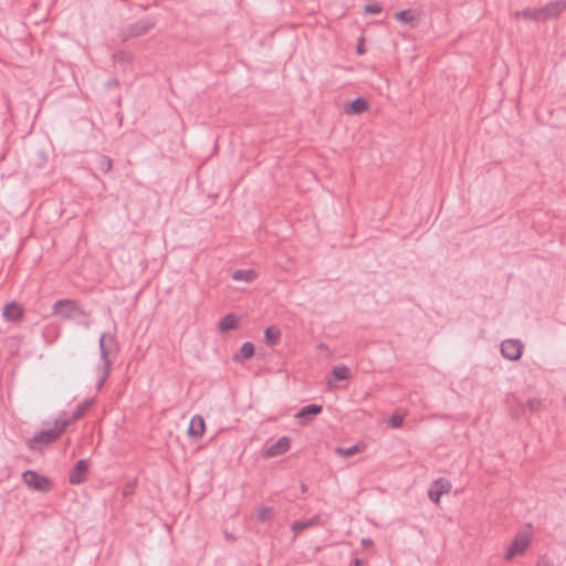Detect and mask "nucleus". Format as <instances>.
Segmentation results:
<instances>
[{
  "mask_svg": "<svg viewBox=\"0 0 566 566\" xmlns=\"http://www.w3.org/2000/svg\"><path fill=\"white\" fill-rule=\"evenodd\" d=\"M53 314L60 316L63 319H72L83 315V312L80 310L75 302L63 300L56 302L53 305Z\"/></svg>",
  "mask_w": 566,
  "mask_h": 566,
  "instance_id": "obj_5",
  "label": "nucleus"
},
{
  "mask_svg": "<svg viewBox=\"0 0 566 566\" xmlns=\"http://www.w3.org/2000/svg\"><path fill=\"white\" fill-rule=\"evenodd\" d=\"M113 59L117 67H127V63L132 60V55L126 52H117L113 54Z\"/></svg>",
  "mask_w": 566,
  "mask_h": 566,
  "instance_id": "obj_24",
  "label": "nucleus"
},
{
  "mask_svg": "<svg viewBox=\"0 0 566 566\" xmlns=\"http://www.w3.org/2000/svg\"><path fill=\"white\" fill-rule=\"evenodd\" d=\"M154 27V23L148 19H143L134 23L128 29V35L129 36H140L146 34L151 28Z\"/></svg>",
  "mask_w": 566,
  "mask_h": 566,
  "instance_id": "obj_16",
  "label": "nucleus"
},
{
  "mask_svg": "<svg viewBox=\"0 0 566 566\" xmlns=\"http://www.w3.org/2000/svg\"><path fill=\"white\" fill-rule=\"evenodd\" d=\"M523 346L518 340L507 339L502 343L501 352L504 357L517 360L522 355Z\"/></svg>",
  "mask_w": 566,
  "mask_h": 566,
  "instance_id": "obj_8",
  "label": "nucleus"
},
{
  "mask_svg": "<svg viewBox=\"0 0 566 566\" xmlns=\"http://www.w3.org/2000/svg\"><path fill=\"white\" fill-rule=\"evenodd\" d=\"M515 18H524L533 21H537L541 19L539 9H525L523 11H517L514 13Z\"/></svg>",
  "mask_w": 566,
  "mask_h": 566,
  "instance_id": "obj_23",
  "label": "nucleus"
},
{
  "mask_svg": "<svg viewBox=\"0 0 566 566\" xmlns=\"http://www.w3.org/2000/svg\"><path fill=\"white\" fill-rule=\"evenodd\" d=\"M92 405H93V400H86L82 405H80L73 415V420H76V419H80L81 417H83L86 413V411L91 408Z\"/></svg>",
  "mask_w": 566,
  "mask_h": 566,
  "instance_id": "obj_26",
  "label": "nucleus"
},
{
  "mask_svg": "<svg viewBox=\"0 0 566 566\" xmlns=\"http://www.w3.org/2000/svg\"><path fill=\"white\" fill-rule=\"evenodd\" d=\"M357 51H358V53H360V54H361V53H364V51H365V50H364V40H363V39H360V42H359V44L357 45Z\"/></svg>",
  "mask_w": 566,
  "mask_h": 566,
  "instance_id": "obj_31",
  "label": "nucleus"
},
{
  "mask_svg": "<svg viewBox=\"0 0 566 566\" xmlns=\"http://www.w3.org/2000/svg\"><path fill=\"white\" fill-rule=\"evenodd\" d=\"M388 423L391 428H400L403 423V416L401 415H392L389 420H388Z\"/></svg>",
  "mask_w": 566,
  "mask_h": 566,
  "instance_id": "obj_29",
  "label": "nucleus"
},
{
  "mask_svg": "<svg viewBox=\"0 0 566 566\" xmlns=\"http://www.w3.org/2000/svg\"><path fill=\"white\" fill-rule=\"evenodd\" d=\"M240 317L235 314H227L218 322V331L222 334L238 329Z\"/></svg>",
  "mask_w": 566,
  "mask_h": 566,
  "instance_id": "obj_10",
  "label": "nucleus"
},
{
  "mask_svg": "<svg viewBox=\"0 0 566 566\" xmlns=\"http://www.w3.org/2000/svg\"><path fill=\"white\" fill-rule=\"evenodd\" d=\"M69 424L67 420H63L57 422V426L55 429L42 431L38 434H35L30 441L29 447L33 450L39 449L42 444H49L53 441H55L61 433L64 431L66 426Z\"/></svg>",
  "mask_w": 566,
  "mask_h": 566,
  "instance_id": "obj_2",
  "label": "nucleus"
},
{
  "mask_svg": "<svg viewBox=\"0 0 566 566\" xmlns=\"http://www.w3.org/2000/svg\"><path fill=\"white\" fill-rule=\"evenodd\" d=\"M532 543V534L530 532L517 533L504 552L503 558L507 562L516 557L523 556Z\"/></svg>",
  "mask_w": 566,
  "mask_h": 566,
  "instance_id": "obj_1",
  "label": "nucleus"
},
{
  "mask_svg": "<svg viewBox=\"0 0 566 566\" xmlns=\"http://www.w3.org/2000/svg\"><path fill=\"white\" fill-rule=\"evenodd\" d=\"M366 449V444L364 442L356 443L349 448L337 447L335 449V453L342 458H350L356 454L361 453Z\"/></svg>",
  "mask_w": 566,
  "mask_h": 566,
  "instance_id": "obj_18",
  "label": "nucleus"
},
{
  "mask_svg": "<svg viewBox=\"0 0 566 566\" xmlns=\"http://www.w3.org/2000/svg\"><path fill=\"white\" fill-rule=\"evenodd\" d=\"M528 406L531 409H535V407L539 406V402L538 401H528Z\"/></svg>",
  "mask_w": 566,
  "mask_h": 566,
  "instance_id": "obj_32",
  "label": "nucleus"
},
{
  "mask_svg": "<svg viewBox=\"0 0 566 566\" xmlns=\"http://www.w3.org/2000/svg\"><path fill=\"white\" fill-rule=\"evenodd\" d=\"M536 566H552V563L548 559H539L536 564Z\"/></svg>",
  "mask_w": 566,
  "mask_h": 566,
  "instance_id": "obj_30",
  "label": "nucleus"
},
{
  "mask_svg": "<svg viewBox=\"0 0 566 566\" xmlns=\"http://www.w3.org/2000/svg\"><path fill=\"white\" fill-rule=\"evenodd\" d=\"M316 523H317V518H313V520H308V521H297L292 524L291 528L294 532V534H298L306 527L313 526Z\"/></svg>",
  "mask_w": 566,
  "mask_h": 566,
  "instance_id": "obj_25",
  "label": "nucleus"
},
{
  "mask_svg": "<svg viewBox=\"0 0 566 566\" xmlns=\"http://www.w3.org/2000/svg\"><path fill=\"white\" fill-rule=\"evenodd\" d=\"M291 438L283 436L277 440L269 442L262 452V457L265 459L276 458L287 453L291 449Z\"/></svg>",
  "mask_w": 566,
  "mask_h": 566,
  "instance_id": "obj_4",
  "label": "nucleus"
},
{
  "mask_svg": "<svg viewBox=\"0 0 566 566\" xmlns=\"http://www.w3.org/2000/svg\"><path fill=\"white\" fill-rule=\"evenodd\" d=\"M22 307L18 303H9L3 308V316L9 321H18L22 316Z\"/></svg>",
  "mask_w": 566,
  "mask_h": 566,
  "instance_id": "obj_19",
  "label": "nucleus"
},
{
  "mask_svg": "<svg viewBox=\"0 0 566 566\" xmlns=\"http://www.w3.org/2000/svg\"><path fill=\"white\" fill-rule=\"evenodd\" d=\"M274 515L273 507L270 506H260L255 511V518L259 522H266L270 521Z\"/></svg>",
  "mask_w": 566,
  "mask_h": 566,
  "instance_id": "obj_22",
  "label": "nucleus"
},
{
  "mask_svg": "<svg viewBox=\"0 0 566 566\" xmlns=\"http://www.w3.org/2000/svg\"><path fill=\"white\" fill-rule=\"evenodd\" d=\"M240 355L244 359L251 358L254 355V346H253V344L249 343V342L242 344V346L240 348Z\"/></svg>",
  "mask_w": 566,
  "mask_h": 566,
  "instance_id": "obj_27",
  "label": "nucleus"
},
{
  "mask_svg": "<svg viewBox=\"0 0 566 566\" xmlns=\"http://www.w3.org/2000/svg\"><path fill=\"white\" fill-rule=\"evenodd\" d=\"M206 430L205 421L201 417L196 416L190 420L189 427H188V436L193 439H200Z\"/></svg>",
  "mask_w": 566,
  "mask_h": 566,
  "instance_id": "obj_14",
  "label": "nucleus"
},
{
  "mask_svg": "<svg viewBox=\"0 0 566 566\" xmlns=\"http://www.w3.org/2000/svg\"><path fill=\"white\" fill-rule=\"evenodd\" d=\"M88 471V464L86 461L81 460L76 463L74 469L70 473V482L72 484H81L86 480Z\"/></svg>",
  "mask_w": 566,
  "mask_h": 566,
  "instance_id": "obj_11",
  "label": "nucleus"
},
{
  "mask_svg": "<svg viewBox=\"0 0 566 566\" xmlns=\"http://www.w3.org/2000/svg\"><path fill=\"white\" fill-rule=\"evenodd\" d=\"M451 481L446 478H440L432 482L428 491V496L434 504H439L441 501V496L448 495L451 492Z\"/></svg>",
  "mask_w": 566,
  "mask_h": 566,
  "instance_id": "obj_6",
  "label": "nucleus"
},
{
  "mask_svg": "<svg viewBox=\"0 0 566 566\" xmlns=\"http://www.w3.org/2000/svg\"><path fill=\"white\" fill-rule=\"evenodd\" d=\"M395 18H396V20L407 23V24H410V25H415L417 23V19L415 17L412 10H410V9L401 10V11L397 12L395 14Z\"/></svg>",
  "mask_w": 566,
  "mask_h": 566,
  "instance_id": "obj_21",
  "label": "nucleus"
},
{
  "mask_svg": "<svg viewBox=\"0 0 566 566\" xmlns=\"http://www.w3.org/2000/svg\"><path fill=\"white\" fill-rule=\"evenodd\" d=\"M96 378H97V388L101 389L105 380L107 379L109 375V364L105 356H103L96 366Z\"/></svg>",
  "mask_w": 566,
  "mask_h": 566,
  "instance_id": "obj_17",
  "label": "nucleus"
},
{
  "mask_svg": "<svg viewBox=\"0 0 566 566\" xmlns=\"http://www.w3.org/2000/svg\"><path fill=\"white\" fill-rule=\"evenodd\" d=\"M332 378L328 380L329 385H333L334 381H343L348 380L352 377V371L349 367L344 364H338L332 368Z\"/></svg>",
  "mask_w": 566,
  "mask_h": 566,
  "instance_id": "obj_15",
  "label": "nucleus"
},
{
  "mask_svg": "<svg viewBox=\"0 0 566 566\" xmlns=\"http://www.w3.org/2000/svg\"><path fill=\"white\" fill-rule=\"evenodd\" d=\"M264 339L269 345H276L281 339V332L275 326H270L264 331Z\"/></svg>",
  "mask_w": 566,
  "mask_h": 566,
  "instance_id": "obj_20",
  "label": "nucleus"
},
{
  "mask_svg": "<svg viewBox=\"0 0 566 566\" xmlns=\"http://www.w3.org/2000/svg\"><path fill=\"white\" fill-rule=\"evenodd\" d=\"M231 277L235 282L250 284L256 280L258 272L253 269H240L235 270Z\"/></svg>",
  "mask_w": 566,
  "mask_h": 566,
  "instance_id": "obj_13",
  "label": "nucleus"
},
{
  "mask_svg": "<svg viewBox=\"0 0 566 566\" xmlns=\"http://www.w3.org/2000/svg\"><path fill=\"white\" fill-rule=\"evenodd\" d=\"M363 562L359 558H355L352 563V566H361Z\"/></svg>",
  "mask_w": 566,
  "mask_h": 566,
  "instance_id": "obj_33",
  "label": "nucleus"
},
{
  "mask_svg": "<svg viewBox=\"0 0 566 566\" xmlns=\"http://www.w3.org/2000/svg\"><path fill=\"white\" fill-rule=\"evenodd\" d=\"M322 412V407L318 405H308L295 413V418L300 420V423L306 426L311 421V417L317 416Z\"/></svg>",
  "mask_w": 566,
  "mask_h": 566,
  "instance_id": "obj_12",
  "label": "nucleus"
},
{
  "mask_svg": "<svg viewBox=\"0 0 566 566\" xmlns=\"http://www.w3.org/2000/svg\"><path fill=\"white\" fill-rule=\"evenodd\" d=\"M22 481L29 489L42 493L49 492L53 486L50 478L31 470L22 474Z\"/></svg>",
  "mask_w": 566,
  "mask_h": 566,
  "instance_id": "obj_3",
  "label": "nucleus"
},
{
  "mask_svg": "<svg viewBox=\"0 0 566 566\" xmlns=\"http://www.w3.org/2000/svg\"><path fill=\"white\" fill-rule=\"evenodd\" d=\"M381 11L382 8L379 3H368L364 7L365 13L379 14Z\"/></svg>",
  "mask_w": 566,
  "mask_h": 566,
  "instance_id": "obj_28",
  "label": "nucleus"
},
{
  "mask_svg": "<svg viewBox=\"0 0 566 566\" xmlns=\"http://www.w3.org/2000/svg\"><path fill=\"white\" fill-rule=\"evenodd\" d=\"M566 10V0H556L539 8L541 19L549 20L558 18Z\"/></svg>",
  "mask_w": 566,
  "mask_h": 566,
  "instance_id": "obj_7",
  "label": "nucleus"
},
{
  "mask_svg": "<svg viewBox=\"0 0 566 566\" xmlns=\"http://www.w3.org/2000/svg\"><path fill=\"white\" fill-rule=\"evenodd\" d=\"M369 109V103L365 98H356L343 105V112L346 115H360Z\"/></svg>",
  "mask_w": 566,
  "mask_h": 566,
  "instance_id": "obj_9",
  "label": "nucleus"
}]
</instances>
